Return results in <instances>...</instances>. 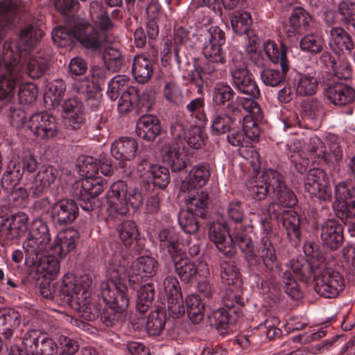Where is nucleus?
<instances>
[{"label":"nucleus","instance_id":"obj_39","mask_svg":"<svg viewBox=\"0 0 355 355\" xmlns=\"http://www.w3.org/2000/svg\"><path fill=\"white\" fill-rule=\"evenodd\" d=\"M273 198L275 202L271 203L268 207V211L272 207L280 205L283 207H293L297 203V198L294 193L288 189L284 180L283 176L279 178V182L275 189Z\"/></svg>","mask_w":355,"mask_h":355},{"label":"nucleus","instance_id":"obj_28","mask_svg":"<svg viewBox=\"0 0 355 355\" xmlns=\"http://www.w3.org/2000/svg\"><path fill=\"white\" fill-rule=\"evenodd\" d=\"M28 216L24 212H18L11 216L8 225L4 224L1 234L8 241L22 237L28 230Z\"/></svg>","mask_w":355,"mask_h":355},{"label":"nucleus","instance_id":"obj_42","mask_svg":"<svg viewBox=\"0 0 355 355\" xmlns=\"http://www.w3.org/2000/svg\"><path fill=\"white\" fill-rule=\"evenodd\" d=\"M280 67L281 70L268 68L261 71V79L266 85L276 87L286 81L290 65L284 61Z\"/></svg>","mask_w":355,"mask_h":355},{"label":"nucleus","instance_id":"obj_1","mask_svg":"<svg viewBox=\"0 0 355 355\" xmlns=\"http://www.w3.org/2000/svg\"><path fill=\"white\" fill-rule=\"evenodd\" d=\"M92 279L89 275L76 277L72 273H67L62 277L61 292L68 297L67 302L71 309L83 320H94L97 311L92 303L90 291Z\"/></svg>","mask_w":355,"mask_h":355},{"label":"nucleus","instance_id":"obj_54","mask_svg":"<svg viewBox=\"0 0 355 355\" xmlns=\"http://www.w3.org/2000/svg\"><path fill=\"white\" fill-rule=\"evenodd\" d=\"M52 40L60 47L71 46L77 41L76 24L73 29L66 27H58L53 30Z\"/></svg>","mask_w":355,"mask_h":355},{"label":"nucleus","instance_id":"obj_47","mask_svg":"<svg viewBox=\"0 0 355 355\" xmlns=\"http://www.w3.org/2000/svg\"><path fill=\"white\" fill-rule=\"evenodd\" d=\"M287 267V270L291 272L295 279L302 282L308 281L313 272L311 263L304 258L290 261Z\"/></svg>","mask_w":355,"mask_h":355},{"label":"nucleus","instance_id":"obj_17","mask_svg":"<svg viewBox=\"0 0 355 355\" xmlns=\"http://www.w3.org/2000/svg\"><path fill=\"white\" fill-rule=\"evenodd\" d=\"M234 238L240 250L244 253L249 268L254 272H263L267 275L275 278L279 275H271L263 267L261 257H258L254 250V245L250 237L243 233L236 232Z\"/></svg>","mask_w":355,"mask_h":355},{"label":"nucleus","instance_id":"obj_25","mask_svg":"<svg viewBox=\"0 0 355 355\" xmlns=\"http://www.w3.org/2000/svg\"><path fill=\"white\" fill-rule=\"evenodd\" d=\"M185 148L178 143H173L163 148V160L170 166L172 171H181L187 167L188 159Z\"/></svg>","mask_w":355,"mask_h":355},{"label":"nucleus","instance_id":"obj_49","mask_svg":"<svg viewBox=\"0 0 355 355\" xmlns=\"http://www.w3.org/2000/svg\"><path fill=\"white\" fill-rule=\"evenodd\" d=\"M318 87L317 78L309 73L300 74L297 85L296 94L300 96H311L316 93Z\"/></svg>","mask_w":355,"mask_h":355},{"label":"nucleus","instance_id":"obj_15","mask_svg":"<svg viewBox=\"0 0 355 355\" xmlns=\"http://www.w3.org/2000/svg\"><path fill=\"white\" fill-rule=\"evenodd\" d=\"M250 119L245 118L242 123V130H234L227 135V139L230 144L235 147L245 148L250 145L252 141L257 140L260 135L259 121H248Z\"/></svg>","mask_w":355,"mask_h":355},{"label":"nucleus","instance_id":"obj_19","mask_svg":"<svg viewBox=\"0 0 355 355\" xmlns=\"http://www.w3.org/2000/svg\"><path fill=\"white\" fill-rule=\"evenodd\" d=\"M77 41L87 49L99 51L104 46L105 36L88 23L76 24Z\"/></svg>","mask_w":355,"mask_h":355},{"label":"nucleus","instance_id":"obj_64","mask_svg":"<svg viewBox=\"0 0 355 355\" xmlns=\"http://www.w3.org/2000/svg\"><path fill=\"white\" fill-rule=\"evenodd\" d=\"M205 101L202 98H196L187 104L186 109L190 116L196 120L195 124L204 125L207 121V116L204 112Z\"/></svg>","mask_w":355,"mask_h":355},{"label":"nucleus","instance_id":"obj_48","mask_svg":"<svg viewBox=\"0 0 355 355\" xmlns=\"http://www.w3.org/2000/svg\"><path fill=\"white\" fill-rule=\"evenodd\" d=\"M324 40L318 33H309L302 37L300 41V49L310 54H318L323 49Z\"/></svg>","mask_w":355,"mask_h":355},{"label":"nucleus","instance_id":"obj_45","mask_svg":"<svg viewBox=\"0 0 355 355\" xmlns=\"http://www.w3.org/2000/svg\"><path fill=\"white\" fill-rule=\"evenodd\" d=\"M92 184V178H85L76 182L73 187L74 195L83 202L84 204H80V206L87 211L93 209V205L89 196Z\"/></svg>","mask_w":355,"mask_h":355},{"label":"nucleus","instance_id":"obj_44","mask_svg":"<svg viewBox=\"0 0 355 355\" xmlns=\"http://www.w3.org/2000/svg\"><path fill=\"white\" fill-rule=\"evenodd\" d=\"M44 35L41 29L29 25L21 29L19 33V51H26L34 46Z\"/></svg>","mask_w":355,"mask_h":355},{"label":"nucleus","instance_id":"obj_58","mask_svg":"<svg viewBox=\"0 0 355 355\" xmlns=\"http://www.w3.org/2000/svg\"><path fill=\"white\" fill-rule=\"evenodd\" d=\"M286 51L285 45L281 44L279 48L277 44L271 40H268L264 44V52L267 57L274 63L282 64L285 61L286 64H289L286 56Z\"/></svg>","mask_w":355,"mask_h":355},{"label":"nucleus","instance_id":"obj_37","mask_svg":"<svg viewBox=\"0 0 355 355\" xmlns=\"http://www.w3.org/2000/svg\"><path fill=\"white\" fill-rule=\"evenodd\" d=\"M132 71L139 83H146L153 73V62L143 54L137 55L133 59Z\"/></svg>","mask_w":355,"mask_h":355},{"label":"nucleus","instance_id":"obj_50","mask_svg":"<svg viewBox=\"0 0 355 355\" xmlns=\"http://www.w3.org/2000/svg\"><path fill=\"white\" fill-rule=\"evenodd\" d=\"M231 25L233 31L238 35L246 34L248 35L252 24L251 15L248 12H234L230 17Z\"/></svg>","mask_w":355,"mask_h":355},{"label":"nucleus","instance_id":"obj_56","mask_svg":"<svg viewBox=\"0 0 355 355\" xmlns=\"http://www.w3.org/2000/svg\"><path fill=\"white\" fill-rule=\"evenodd\" d=\"M166 323V315L162 311H151L146 326L148 334L152 336H157L163 331Z\"/></svg>","mask_w":355,"mask_h":355},{"label":"nucleus","instance_id":"obj_27","mask_svg":"<svg viewBox=\"0 0 355 355\" xmlns=\"http://www.w3.org/2000/svg\"><path fill=\"white\" fill-rule=\"evenodd\" d=\"M62 108L65 124L72 130L79 129L85 121L82 102L76 98H69L64 102Z\"/></svg>","mask_w":355,"mask_h":355},{"label":"nucleus","instance_id":"obj_3","mask_svg":"<svg viewBox=\"0 0 355 355\" xmlns=\"http://www.w3.org/2000/svg\"><path fill=\"white\" fill-rule=\"evenodd\" d=\"M111 278L101 284V296L106 304H110L123 313L129 305V299L126 294L127 286L123 282L126 277L124 266H111Z\"/></svg>","mask_w":355,"mask_h":355},{"label":"nucleus","instance_id":"obj_7","mask_svg":"<svg viewBox=\"0 0 355 355\" xmlns=\"http://www.w3.org/2000/svg\"><path fill=\"white\" fill-rule=\"evenodd\" d=\"M304 189L309 194L320 202H329L332 191L326 172L318 168H311L304 178Z\"/></svg>","mask_w":355,"mask_h":355},{"label":"nucleus","instance_id":"obj_18","mask_svg":"<svg viewBox=\"0 0 355 355\" xmlns=\"http://www.w3.org/2000/svg\"><path fill=\"white\" fill-rule=\"evenodd\" d=\"M324 96L333 105L343 107L355 101V89L345 83L335 82L327 87Z\"/></svg>","mask_w":355,"mask_h":355},{"label":"nucleus","instance_id":"obj_35","mask_svg":"<svg viewBox=\"0 0 355 355\" xmlns=\"http://www.w3.org/2000/svg\"><path fill=\"white\" fill-rule=\"evenodd\" d=\"M225 60L214 62L211 59H207L206 61L200 67V70L192 71V82L198 87V92L202 89L203 76H209L211 78H217L218 73L221 67L225 64Z\"/></svg>","mask_w":355,"mask_h":355},{"label":"nucleus","instance_id":"obj_61","mask_svg":"<svg viewBox=\"0 0 355 355\" xmlns=\"http://www.w3.org/2000/svg\"><path fill=\"white\" fill-rule=\"evenodd\" d=\"M240 286H227L223 297L224 306L229 309H239L244 305L243 300L241 296Z\"/></svg>","mask_w":355,"mask_h":355},{"label":"nucleus","instance_id":"obj_20","mask_svg":"<svg viewBox=\"0 0 355 355\" xmlns=\"http://www.w3.org/2000/svg\"><path fill=\"white\" fill-rule=\"evenodd\" d=\"M314 24L312 16L306 10L302 7H295L291 14L289 25L286 27V33L288 37H293L313 28Z\"/></svg>","mask_w":355,"mask_h":355},{"label":"nucleus","instance_id":"obj_52","mask_svg":"<svg viewBox=\"0 0 355 355\" xmlns=\"http://www.w3.org/2000/svg\"><path fill=\"white\" fill-rule=\"evenodd\" d=\"M155 298V287L151 283H148L139 288L137 291L136 308L141 313H146L150 306Z\"/></svg>","mask_w":355,"mask_h":355},{"label":"nucleus","instance_id":"obj_32","mask_svg":"<svg viewBox=\"0 0 355 355\" xmlns=\"http://www.w3.org/2000/svg\"><path fill=\"white\" fill-rule=\"evenodd\" d=\"M138 148L137 141L132 137H122L116 140L111 146L112 155L119 160H131Z\"/></svg>","mask_w":355,"mask_h":355},{"label":"nucleus","instance_id":"obj_38","mask_svg":"<svg viewBox=\"0 0 355 355\" xmlns=\"http://www.w3.org/2000/svg\"><path fill=\"white\" fill-rule=\"evenodd\" d=\"M21 324V315L14 309H5L0 312V332L6 339L13 336V331Z\"/></svg>","mask_w":355,"mask_h":355},{"label":"nucleus","instance_id":"obj_51","mask_svg":"<svg viewBox=\"0 0 355 355\" xmlns=\"http://www.w3.org/2000/svg\"><path fill=\"white\" fill-rule=\"evenodd\" d=\"M49 58L37 53L28 60L26 64V73L32 78L41 77L48 68Z\"/></svg>","mask_w":355,"mask_h":355},{"label":"nucleus","instance_id":"obj_5","mask_svg":"<svg viewBox=\"0 0 355 355\" xmlns=\"http://www.w3.org/2000/svg\"><path fill=\"white\" fill-rule=\"evenodd\" d=\"M261 227L263 232L258 246L259 255L268 272L271 275H279L281 265L277 259L276 250L272 243L273 234L270 223L266 219L261 220Z\"/></svg>","mask_w":355,"mask_h":355},{"label":"nucleus","instance_id":"obj_9","mask_svg":"<svg viewBox=\"0 0 355 355\" xmlns=\"http://www.w3.org/2000/svg\"><path fill=\"white\" fill-rule=\"evenodd\" d=\"M28 129L41 140L54 138L58 132L57 120L46 112L32 114L28 119Z\"/></svg>","mask_w":355,"mask_h":355},{"label":"nucleus","instance_id":"obj_6","mask_svg":"<svg viewBox=\"0 0 355 355\" xmlns=\"http://www.w3.org/2000/svg\"><path fill=\"white\" fill-rule=\"evenodd\" d=\"M313 282L315 292L326 298L338 296L345 287L343 275L329 268L324 270L320 275H315Z\"/></svg>","mask_w":355,"mask_h":355},{"label":"nucleus","instance_id":"obj_62","mask_svg":"<svg viewBox=\"0 0 355 355\" xmlns=\"http://www.w3.org/2000/svg\"><path fill=\"white\" fill-rule=\"evenodd\" d=\"M119 236L125 246H130L138 236L137 225L132 220H125L118 227Z\"/></svg>","mask_w":355,"mask_h":355},{"label":"nucleus","instance_id":"obj_24","mask_svg":"<svg viewBox=\"0 0 355 355\" xmlns=\"http://www.w3.org/2000/svg\"><path fill=\"white\" fill-rule=\"evenodd\" d=\"M227 233L225 227L217 223L210 226L209 236L222 254L227 257H232L236 254V248L230 236H227Z\"/></svg>","mask_w":355,"mask_h":355},{"label":"nucleus","instance_id":"obj_10","mask_svg":"<svg viewBox=\"0 0 355 355\" xmlns=\"http://www.w3.org/2000/svg\"><path fill=\"white\" fill-rule=\"evenodd\" d=\"M204 40L202 53L206 59H211L217 62L225 60V53L222 46L225 42V35L218 26H211L204 34L200 35V41Z\"/></svg>","mask_w":355,"mask_h":355},{"label":"nucleus","instance_id":"obj_40","mask_svg":"<svg viewBox=\"0 0 355 355\" xmlns=\"http://www.w3.org/2000/svg\"><path fill=\"white\" fill-rule=\"evenodd\" d=\"M52 252L51 255H44L38 259V261L31 266L34 268L37 273L49 279H55L60 272V263Z\"/></svg>","mask_w":355,"mask_h":355},{"label":"nucleus","instance_id":"obj_53","mask_svg":"<svg viewBox=\"0 0 355 355\" xmlns=\"http://www.w3.org/2000/svg\"><path fill=\"white\" fill-rule=\"evenodd\" d=\"M187 312L188 317L194 324L200 323L204 317V304L198 295H191L186 298Z\"/></svg>","mask_w":355,"mask_h":355},{"label":"nucleus","instance_id":"obj_33","mask_svg":"<svg viewBox=\"0 0 355 355\" xmlns=\"http://www.w3.org/2000/svg\"><path fill=\"white\" fill-rule=\"evenodd\" d=\"M58 171L53 166H42L37 173L32 184L31 189L36 196L40 195L48 189L55 180Z\"/></svg>","mask_w":355,"mask_h":355},{"label":"nucleus","instance_id":"obj_29","mask_svg":"<svg viewBox=\"0 0 355 355\" xmlns=\"http://www.w3.org/2000/svg\"><path fill=\"white\" fill-rule=\"evenodd\" d=\"M210 177L208 165L200 164L194 166L190 171L188 176L180 185V190L187 192L196 187H202L206 185Z\"/></svg>","mask_w":355,"mask_h":355},{"label":"nucleus","instance_id":"obj_11","mask_svg":"<svg viewBox=\"0 0 355 355\" xmlns=\"http://www.w3.org/2000/svg\"><path fill=\"white\" fill-rule=\"evenodd\" d=\"M232 76L234 87L241 93L252 99L260 96V91L245 63L240 60L234 63L232 69Z\"/></svg>","mask_w":355,"mask_h":355},{"label":"nucleus","instance_id":"obj_60","mask_svg":"<svg viewBox=\"0 0 355 355\" xmlns=\"http://www.w3.org/2000/svg\"><path fill=\"white\" fill-rule=\"evenodd\" d=\"M336 216L347 225L349 220L355 218V199L333 203Z\"/></svg>","mask_w":355,"mask_h":355},{"label":"nucleus","instance_id":"obj_63","mask_svg":"<svg viewBox=\"0 0 355 355\" xmlns=\"http://www.w3.org/2000/svg\"><path fill=\"white\" fill-rule=\"evenodd\" d=\"M234 90L229 85L218 83L213 90V101L218 106H224L234 98Z\"/></svg>","mask_w":355,"mask_h":355},{"label":"nucleus","instance_id":"obj_55","mask_svg":"<svg viewBox=\"0 0 355 355\" xmlns=\"http://www.w3.org/2000/svg\"><path fill=\"white\" fill-rule=\"evenodd\" d=\"M139 99L137 91L132 87L123 92L118 102V111L121 114H126L132 110L137 103H142Z\"/></svg>","mask_w":355,"mask_h":355},{"label":"nucleus","instance_id":"obj_59","mask_svg":"<svg viewBox=\"0 0 355 355\" xmlns=\"http://www.w3.org/2000/svg\"><path fill=\"white\" fill-rule=\"evenodd\" d=\"M220 268L221 279L227 286L241 285L240 273L233 262L223 261Z\"/></svg>","mask_w":355,"mask_h":355},{"label":"nucleus","instance_id":"obj_41","mask_svg":"<svg viewBox=\"0 0 355 355\" xmlns=\"http://www.w3.org/2000/svg\"><path fill=\"white\" fill-rule=\"evenodd\" d=\"M329 45L336 53L347 51L350 52L354 49V44L349 35L342 28L334 27L330 31Z\"/></svg>","mask_w":355,"mask_h":355},{"label":"nucleus","instance_id":"obj_34","mask_svg":"<svg viewBox=\"0 0 355 355\" xmlns=\"http://www.w3.org/2000/svg\"><path fill=\"white\" fill-rule=\"evenodd\" d=\"M6 71L0 75V99L12 96L19 76L16 73L19 69L17 64H6Z\"/></svg>","mask_w":355,"mask_h":355},{"label":"nucleus","instance_id":"obj_23","mask_svg":"<svg viewBox=\"0 0 355 355\" xmlns=\"http://www.w3.org/2000/svg\"><path fill=\"white\" fill-rule=\"evenodd\" d=\"M50 241L44 238L27 237L24 241L23 248L25 252V264L31 268L35 265L38 259L43 257L50 249Z\"/></svg>","mask_w":355,"mask_h":355},{"label":"nucleus","instance_id":"obj_36","mask_svg":"<svg viewBox=\"0 0 355 355\" xmlns=\"http://www.w3.org/2000/svg\"><path fill=\"white\" fill-rule=\"evenodd\" d=\"M209 201V193L205 191H192L186 198L187 209L202 218L206 216Z\"/></svg>","mask_w":355,"mask_h":355},{"label":"nucleus","instance_id":"obj_4","mask_svg":"<svg viewBox=\"0 0 355 355\" xmlns=\"http://www.w3.org/2000/svg\"><path fill=\"white\" fill-rule=\"evenodd\" d=\"M37 207L49 214L53 222L60 225L72 223L78 216L77 204L69 199L51 204L48 198H42L37 202Z\"/></svg>","mask_w":355,"mask_h":355},{"label":"nucleus","instance_id":"obj_30","mask_svg":"<svg viewBox=\"0 0 355 355\" xmlns=\"http://www.w3.org/2000/svg\"><path fill=\"white\" fill-rule=\"evenodd\" d=\"M146 170L141 175H146L153 184L160 188H165L170 182V175L168 168L158 164H148L145 159L139 164L138 171Z\"/></svg>","mask_w":355,"mask_h":355},{"label":"nucleus","instance_id":"obj_13","mask_svg":"<svg viewBox=\"0 0 355 355\" xmlns=\"http://www.w3.org/2000/svg\"><path fill=\"white\" fill-rule=\"evenodd\" d=\"M124 266L126 270V277H128L129 282L133 283H139L144 278L153 277L156 272L157 261L149 256H142L138 257L134 261L128 270L125 268V261L123 263H116L112 262V266L119 267Z\"/></svg>","mask_w":355,"mask_h":355},{"label":"nucleus","instance_id":"obj_8","mask_svg":"<svg viewBox=\"0 0 355 355\" xmlns=\"http://www.w3.org/2000/svg\"><path fill=\"white\" fill-rule=\"evenodd\" d=\"M232 116L235 122L237 119L241 124L243 119L250 118L248 121H261L263 118L259 104L252 98L237 97L231 101L226 107V114Z\"/></svg>","mask_w":355,"mask_h":355},{"label":"nucleus","instance_id":"obj_43","mask_svg":"<svg viewBox=\"0 0 355 355\" xmlns=\"http://www.w3.org/2000/svg\"><path fill=\"white\" fill-rule=\"evenodd\" d=\"M282 224L288 238L292 241L300 238V218L293 209L284 210L282 214Z\"/></svg>","mask_w":355,"mask_h":355},{"label":"nucleus","instance_id":"obj_14","mask_svg":"<svg viewBox=\"0 0 355 355\" xmlns=\"http://www.w3.org/2000/svg\"><path fill=\"white\" fill-rule=\"evenodd\" d=\"M22 345L33 355H53L57 349V345L51 338L37 330H29L25 334Z\"/></svg>","mask_w":355,"mask_h":355},{"label":"nucleus","instance_id":"obj_26","mask_svg":"<svg viewBox=\"0 0 355 355\" xmlns=\"http://www.w3.org/2000/svg\"><path fill=\"white\" fill-rule=\"evenodd\" d=\"M320 238L329 249H338L343 241L342 225L336 220H327L321 226Z\"/></svg>","mask_w":355,"mask_h":355},{"label":"nucleus","instance_id":"obj_2","mask_svg":"<svg viewBox=\"0 0 355 355\" xmlns=\"http://www.w3.org/2000/svg\"><path fill=\"white\" fill-rule=\"evenodd\" d=\"M143 201V196L138 190L128 187L123 181H117L112 184L106 194V212L109 217L115 218L125 216L131 206L137 209Z\"/></svg>","mask_w":355,"mask_h":355},{"label":"nucleus","instance_id":"obj_16","mask_svg":"<svg viewBox=\"0 0 355 355\" xmlns=\"http://www.w3.org/2000/svg\"><path fill=\"white\" fill-rule=\"evenodd\" d=\"M279 178H281V174L278 171L270 168L266 169L250 187L253 198L257 200H263L270 194V191L273 194Z\"/></svg>","mask_w":355,"mask_h":355},{"label":"nucleus","instance_id":"obj_31","mask_svg":"<svg viewBox=\"0 0 355 355\" xmlns=\"http://www.w3.org/2000/svg\"><path fill=\"white\" fill-rule=\"evenodd\" d=\"M161 131L159 120L154 115H143L137 122V135L146 141H153Z\"/></svg>","mask_w":355,"mask_h":355},{"label":"nucleus","instance_id":"obj_46","mask_svg":"<svg viewBox=\"0 0 355 355\" xmlns=\"http://www.w3.org/2000/svg\"><path fill=\"white\" fill-rule=\"evenodd\" d=\"M306 150L309 153L311 159L319 162L322 160L324 163H329L331 162L330 155L328 153L327 147L322 141L318 137H311L309 139V143L306 144Z\"/></svg>","mask_w":355,"mask_h":355},{"label":"nucleus","instance_id":"obj_57","mask_svg":"<svg viewBox=\"0 0 355 355\" xmlns=\"http://www.w3.org/2000/svg\"><path fill=\"white\" fill-rule=\"evenodd\" d=\"M23 177V171L19 165L11 162L8 166V170L4 173L1 179V186L8 191L15 189L19 180Z\"/></svg>","mask_w":355,"mask_h":355},{"label":"nucleus","instance_id":"obj_22","mask_svg":"<svg viewBox=\"0 0 355 355\" xmlns=\"http://www.w3.org/2000/svg\"><path fill=\"white\" fill-rule=\"evenodd\" d=\"M158 241L160 249L164 252H167L171 259H178L181 256H184L182 249L183 243L180 241L179 234L171 229H164L159 232Z\"/></svg>","mask_w":355,"mask_h":355},{"label":"nucleus","instance_id":"obj_21","mask_svg":"<svg viewBox=\"0 0 355 355\" xmlns=\"http://www.w3.org/2000/svg\"><path fill=\"white\" fill-rule=\"evenodd\" d=\"M79 237V233L73 228L60 231L51 245L50 250L53 252L54 255L62 258L76 248Z\"/></svg>","mask_w":355,"mask_h":355},{"label":"nucleus","instance_id":"obj_12","mask_svg":"<svg viewBox=\"0 0 355 355\" xmlns=\"http://www.w3.org/2000/svg\"><path fill=\"white\" fill-rule=\"evenodd\" d=\"M172 261L177 274L180 279L185 283L191 282L197 275L207 277L209 275L208 264L205 261H193L184 256H181L178 259H172Z\"/></svg>","mask_w":355,"mask_h":355}]
</instances>
